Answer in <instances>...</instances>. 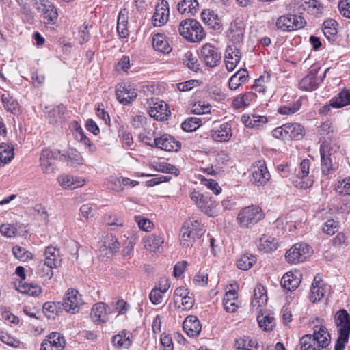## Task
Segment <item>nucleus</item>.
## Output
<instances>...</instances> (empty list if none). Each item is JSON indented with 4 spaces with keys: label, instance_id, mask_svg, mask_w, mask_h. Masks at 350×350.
<instances>
[{
    "label": "nucleus",
    "instance_id": "1",
    "mask_svg": "<svg viewBox=\"0 0 350 350\" xmlns=\"http://www.w3.org/2000/svg\"><path fill=\"white\" fill-rule=\"evenodd\" d=\"M313 330V334H306L300 338L296 350H326L330 343V335L327 328L318 325Z\"/></svg>",
    "mask_w": 350,
    "mask_h": 350
},
{
    "label": "nucleus",
    "instance_id": "2",
    "mask_svg": "<svg viewBox=\"0 0 350 350\" xmlns=\"http://www.w3.org/2000/svg\"><path fill=\"white\" fill-rule=\"evenodd\" d=\"M178 31L183 38L191 42L201 41L206 35L200 23L192 18L183 20L179 24Z\"/></svg>",
    "mask_w": 350,
    "mask_h": 350
},
{
    "label": "nucleus",
    "instance_id": "3",
    "mask_svg": "<svg viewBox=\"0 0 350 350\" xmlns=\"http://www.w3.org/2000/svg\"><path fill=\"white\" fill-rule=\"evenodd\" d=\"M264 217L262 209L258 206H249L243 208L237 215V221L241 227L250 228L257 224Z\"/></svg>",
    "mask_w": 350,
    "mask_h": 350
},
{
    "label": "nucleus",
    "instance_id": "4",
    "mask_svg": "<svg viewBox=\"0 0 350 350\" xmlns=\"http://www.w3.org/2000/svg\"><path fill=\"white\" fill-rule=\"evenodd\" d=\"M191 198L204 214L210 217L217 214V204L208 193H200L194 191L191 193Z\"/></svg>",
    "mask_w": 350,
    "mask_h": 350
},
{
    "label": "nucleus",
    "instance_id": "5",
    "mask_svg": "<svg viewBox=\"0 0 350 350\" xmlns=\"http://www.w3.org/2000/svg\"><path fill=\"white\" fill-rule=\"evenodd\" d=\"M310 246L306 243H295L286 253V259L288 262L296 264L304 262L312 254Z\"/></svg>",
    "mask_w": 350,
    "mask_h": 350
},
{
    "label": "nucleus",
    "instance_id": "6",
    "mask_svg": "<svg viewBox=\"0 0 350 350\" xmlns=\"http://www.w3.org/2000/svg\"><path fill=\"white\" fill-rule=\"evenodd\" d=\"M310 161L309 159H303L299 164V171L297 174L296 179L293 181L294 185L299 189H306L311 187L314 183L312 176H309Z\"/></svg>",
    "mask_w": 350,
    "mask_h": 350
},
{
    "label": "nucleus",
    "instance_id": "7",
    "mask_svg": "<svg viewBox=\"0 0 350 350\" xmlns=\"http://www.w3.org/2000/svg\"><path fill=\"white\" fill-rule=\"evenodd\" d=\"M306 21L297 15L288 14L280 16L276 21L278 29L284 31H291L304 27Z\"/></svg>",
    "mask_w": 350,
    "mask_h": 350
},
{
    "label": "nucleus",
    "instance_id": "8",
    "mask_svg": "<svg viewBox=\"0 0 350 350\" xmlns=\"http://www.w3.org/2000/svg\"><path fill=\"white\" fill-rule=\"evenodd\" d=\"M250 180L258 186H263L267 183L271 175L264 161H258L250 168Z\"/></svg>",
    "mask_w": 350,
    "mask_h": 350
},
{
    "label": "nucleus",
    "instance_id": "9",
    "mask_svg": "<svg viewBox=\"0 0 350 350\" xmlns=\"http://www.w3.org/2000/svg\"><path fill=\"white\" fill-rule=\"evenodd\" d=\"M82 304V297L78 291L70 288L64 294L62 306L66 312L76 314L79 311Z\"/></svg>",
    "mask_w": 350,
    "mask_h": 350
},
{
    "label": "nucleus",
    "instance_id": "10",
    "mask_svg": "<svg viewBox=\"0 0 350 350\" xmlns=\"http://www.w3.org/2000/svg\"><path fill=\"white\" fill-rule=\"evenodd\" d=\"M321 166L323 175H328L334 170L332 161V148L329 142H323L320 147Z\"/></svg>",
    "mask_w": 350,
    "mask_h": 350
},
{
    "label": "nucleus",
    "instance_id": "11",
    "mask_svg": "<svg viewBox=\"0 0 350 350\" xmlns=\"http://www.w3.org/2000/svg\"><path fill=\"white\" fill-rule=\"evenodd\" d=\"M221 58V53L213 45L207 43L202 47L200 59L207 66H216L219 63Z\"/></svg>",
    "mask_w": 350,
    "mask_h": 350
},
{
    "label": "nucleus",
    "instance_id": "12",
    "mask_svg": "<svg viewBox=\"0 0 350 350\" xmlns=\"http://www.w3.org/2000/svg\"><path fill=\"white\" fill-rule=\"evenodd\" d=\"M116 95L120 103L127 105L136 98L137 92L130 83H122L117 85Z\"/></svg>",
    "mask_w": 350,
    "mask_h": 350
},
{
    "label": "nucleus",
    "instance_id": "13",
    "mask_svg": "<svg viewBox=\"0 0 350 350\" xmlns=\"http://www.w3.org/2000/svg\"><path fill=\"white\" fill-rule=\"evenodd\" d=\"M120 248V244L116 237L113 234H107L102 245L99 248V256L104 259V258H111L115 253H116Z\"/></svg>",
    "mask_w": 350,
    "mask_h": 350
},
{
    "label": "nucleus",
    "instance_id": "14",
    "mask_svg": "<svg viewBox=\"0 0 350 350\" xmlns=\"http://www.w3.org/2000/svg\"><path fill=\"white\" fill-rule=\"evenodd\" d=\"M170 10L168 2L165 0H159L155 7L152 16V24L155 27L164 25L169 19Z\"/></svg>",
    "mask_w": 350,
    "mask_h": 350
},
{
    "label": "nucleus",
    "instance_id": "15",
    "mask_svg": "<svg viewBox=\"0 0 350 350\" xmlns=\"http://www.w3.org/2000/svg\"><path fill=\"white\" fill-rule=\"evenodd\" d=\"M154 147L167 152H178L181 148L180 142L168 134L154 138Z\"/></svg>",
    "mask_w": 350,
    "mask_h": 350
},
{
    "label": "nucleus",
    "instance_id": "16",
    "mask_svg": "<svg viewBox=\"0 0 350 350\" xmlns=\"http://www.w3.org/2000/svg\"><path fill=\"white\" fill-rule=\"evenodd\" d=\"M61 258L59 257V251L53 246H49L44 252V262L47 265L46 275L49 277L53 276V268H57L61 264Z\"/></svg>",
    "mask_w": 350,
    "mask_h": 350
},
{
    "label": "nucleus",
    "instance_id": "17",
    "mask_svg": "<svg viewBox=\"0 0 350 350\" xmlns=\"http://www.w3.org/2000/svg\"><path fill=\"white\" fill-rule=\"evenodd\" d=\"M245 25L243 21L236 18L230 25L227 36L234 44L241 43L244 38Z\"/></svg>",
    "mask_w": 350,
    "mask_h": 350
},
{
    "label": "nucleus",
    "instance_id": "18",
    "mask_svg": "<svg viewBox=\"0 0 350 350\" xmlns=\"http://www.w3.org/2000/svg\"><path fill=\"white\" fill-rule=\"evenodd\" d=\"M149 115L158 121H164L170 116L167 104L162 100L156 102L148 109Z\"/></svg>",
    "mask_w": 350,
    "mask_h": 350
},
{
    "label": "nucleus",
    "instance_id": "19",
    "mask_svg": "<svg viewBox=\"0 0 350 350\" xmlns=\"http://www.w3.org/2000/svg\"><path fill=\"white\" fill-rule=\"evenodd\" d=\"M318 70L314 69L304 77L299 83V89L304 91H313L317 89L322 79H319L317 77Z\"/></svg>",
    "mask_w": 350,
    "mask_h": 350
},
{
    "label": "nucleus",
    "instance_id": "20",
    "mask_svg": "<svg viewBox=\"0 0 350 350\" xmlns=\"http://www.w3.org/2000/svg\"><path fill=\"white\" fill-rule=\"evenodd\" d=\"M144 246L149 252H160L164 243L163 237L161 234H150L145 237L143 240Z\"/></svg>",
    "mask_w": 350,
    "mask_h": 350
},
{
    "label": "nucleus",
    "instance_id": "21",
    "mask_svg": "<svg viewBox=\"0 0 350 350\" xmlns=\"http://www.w3.org/2000/svg\"><path fill=\"white\" fill-rule=\"evenodd\" d=\"M241 59V51L235 46H228L226 49L225 64L228 71H232Z\"/></svg>",
    "mask_w": 350,
    "mask_h": 350
},
{
    "label": "nucleus",
    "instance_id": "22",
    "mask_svg": "<svg viewBox=\"0 0 350 350\" xmlns=\"http://www.w3.org/2000/svg\"><path fill=\"white\" fill-rule=\"evenodd\" d=\"M328 291V286L323 283L321 280H317L315 277L312 284V287L310 293V300L312 302L320 301L325 296Z\"/></svg>",
    "mask_w": 350,
    "mask_h": 350
},
{
    "label": "nucleus",
    "instance_id": "23",
    "mask_svg": "<svg viewBox=\"0 0 350 350\" xmlns=\"http://www.w3.org/2000/svg\"><path fill=\"white\" fill-rule=\"evenodd\" d=\"M183 328L189 337L197 336L201 332L202 326L196 316L187 317L183 323Z\"/></svg>",
    "mask_w": 350,
    "mask_h": 350
},
{
    "label": "nucleus",
    "instance_id": "24",
    "mask_svg": "<svg viewBox=\"0 0 350 350\" xmlns=\"http://www.w3.org/2000/svg\"><path fill=\"white\" fill-rule=\"evenodd\" d=\"M231 126L229 123L221 124L216 130L210 132L211 138L217 142H223L228 141L232 137Z\"/></svg>",
    "mask_w": 350,
    "mask_h": 350
},
{
    "label": "nucleus",
    "instance_id": "25",
    "mask_svg": "<svg viewBox=\"0 0 350 350\" xmlns=\"http://www.w3.org/2000/svg\"><path fill=\"white\" fill-rule=\"evenodd\" d=\"M59 185L66 189H75L85 184V180L68 174L62 175L57 178Z\"/></svg>",
    "mask_w": 350,
    "mask_h": 350
},
{
    "label": "nucleus",
    "instance_id": "26",
    "mask_svg": "<svg viewBox=\"0 0 350 350\" xmlns=\"http://www.w3.org/2000/svg\"><path fill=\"white\" fill-rule=\"evenodd\" d=\"M335 323L338 332H346L350 333V315L345 309H341L335 314Z\"/></svg>",
    "mask_w": 350,
    "mask_h": 350
},
{
    "label": "nucleus",
    "instance_id": "27",
    "mask_svg": "<svg viewBox=\"0 0 350 350\" xmlns=\"http://www.w3.org/2000/svg\"><path fill=\"white\" fill-rule=\"evenodd\" d=\"M301 275L298 271L285 273L281 280L282 286L288 291L295 290L301 282Z\"/></svg>",
    "mask_w": 350,
    "mask_h": 350
},
{
    "label": "nucleus",
    "instance_id": "28",
    "mask_svg": "<svg viewBox=\"0 0 350 350\" xmlns=\"http://www.w3.org/2000/svg\"><path fill=\"white\" fill-rule=\"evenodd\" d=\"M241 121L247 127L259 129L267 122V119L265 116L256 114H244L241 116Z\"/></svg>",
    "mask_w": 350,
    "mask_h": 350
},
{
    "label": "nucleus",
    "instance_id": "29",
    "mask_svg": "<svg viewBox=\"0 0 350 350\" xmlns=\"http://www.w3.org/2000/svg\"><path fill=\"white\" fill-rule=\"evenodd\" d=\"M92 321L96 323L106 322L108 320L106 304L99 302L94 305L90 313Z\"/></svg>",
    "mask_w": 350,
    "mask_h": 350
},
{
    "label": "nucleus",
    "instance_id": "30",
    "mask_svg": "<svg viewBox=\"0 0 350 350\" xmlns=\"http://www.w3.org/2000/svg\"><path fill=\"white\" fill-rule=\"evenodd\" d=\"M198 8L197 0H182L177 5L178 12L185 15L193 16L197 13Z\"/></svg>",
    "mask_w": 350,
    "mask_h": 350
},
{
    "label": "nucleus",
    "instance_id": "31",
    "mask_svg": "<svg viewBox=\"0 0 350 350\" xmlns=\"http://www.w3.org/2000/svg\"><path fill=\"white\" fill-rule=\"evenodd\" d=\"M199 234L182 226L180 232V243L185 248L192 247L196 240L199 239Z\"/></svg>",
    "mask_w": 350,
    "mask_h": 350
},
{
    "label": "nucleus",
    "instance_id": "32",
    "mask_svg": "<svg viewBox=\"0 0 350 350\" xmlns=\"http://www.w3.org/2000/svg\"><path fill=\"white\" fill-rule=\"evenodd\" d=\"M288 139H301L304 136L305 129L303 126L297 123L284 124Z\"/></svg>",
    "mask_w": 350,
    "mask_h": 350
},
{
    "label": "nucleus",
    "instance_id": "33",
    "mask_svg": "<svg viewBox=\"0 0 350 350\" xmlns=\"http://www.w3.org/2000/svg\"><path fill=\"white\" fill-rule=\"evenodd\" d=\"M267 301V295L264 286L258 285L254 290V297L251 304L253 308H260L264 306Z\"/></svg>",
    "mask_w": 350,
    "mask_h": 350
},
{
    "label": "nucleus",
    "instance_id": "34",
    "mask_svg": "<svg viewBox=\"0 0 350 350\" xmlns=\"http://www.w3.org/2000/svg\"><path fill=\"white\" fill-rule=\"evenodd\" d=\"M154 49L163 53H169L172 51L165 36L162 33H157L152 38Z\"/></svg>",
    "mask_w": 350,
    "mask_h": 350
},
{
    "label": "nucleus",
    "instance_id": "35",
    "mask_svg": "<svg viewBox=\"0 0 350 350\" xmlns=\"http://www.w3.org/2000/svg\"><path fill=\"white\" fill-rule=\"evenodd\" d=\"M337 23L333 19H329L324 21L323 24L322 31L325 38L329 41H334L337 37Z\"/></svg>",
    "mask_w": 350,
    "mask_h": 350
},
{
    "label": "nucleus",
    "instance_id": "36",
    "mask_svg": "<svg viewBox=\"0 0 350 350\" xmlns=\"http://www.w3.org/2000/svg\"><path fill=\"white\" fill-rule=\"evenodd\" d=\"M278 242L274 237L262 235L258 245V249L265 252H271L278 248Z\"/></svg>",
    "mask_w": 350,
    "mask_h": 350
},
{
    "label": "nucleus",
    "instance_id": "37",
    "mask_svg": "<svg viewBox=\"0 0 350 350\" xmlns=\"http://www.w3.org/2000/svg\"><path fill=\"white\" fill-rule=\"evenodd\" d=\"M131 334L129 332L122 331L112 338V343L118 347L127 349L131 344Z\"/></svg>",
    "mask_w": 350,
    "mask_h": 350
},
{
    "label": "nucleus",
    "instance_id": "38",
    "mask_svg": "<svg viewBox=\"0 0 350 350\" xmlns=\"http://www.w3.org/2000/svg\"><path fill=\"white\" fill-rule=\"evenodd\" d=\"M350 104V90L341 91L336 97L330 100V105L334 108H340Z\"/></svg>",
    "mask_w": 350,
    "mask_h": 350
},
{
    "label": "nucleus",
    "instance_id": "39",
    "mask_svg": "<svg viewBox=\"0 0 350 350\" xmlns=\"http://www.w3.org/2000/svg\"><path fill=\"white\" fill-rule=\"evenodd\" d=\"M350 104V90L341 91L336 97L330 100V105L334 108H340Z\"/></svg>",
    "mask_w": 350,
    "mask_h": 350
},
{
    "label": "nucleus",
    "instance_id": "40",
    "mask_svg": "<svg viewBox=\"0 0 350 350\" xmlns=\"http://www.w3.org/2000/svg\"><path fill=\"white\" fill-rule=\"evenodd\" d=\"M258 323L265 331L272 330L274 326V318L271 317L267 312L260 310L257 316Z\"/></svg>",
    "mask_w": 350,
    "mask_h": 350
},
{
    "label": "nucleus",
    "instance_id": "41",
    "mask_svg": "<svg viewBox=\"0 0 350 350\" xmlns=\"http://www.w3.org/2000/svg\"><path fill=\"white\" fill-rule=\"evenodd\" d=\"M255 95L252 92H247L234 98L232 101L233 107L235 109H241L248 106L250 102L254 98Z\"/></svg>",
    "mask_w": 350,
    "mask_h": 350
},
{
    "label": "nucleus",
    "instance_id": "42",
    "mask_svg": "<svg viewBox=\"0 0 350 350\" xmlns=\"http://www.w3.org/2000/svg\"><path fill=\"white\" fill-rule=\"evenodd\" d=\"M14 157L12 146L2 143L0 144V167L11 161Z\"/></svg>",
    "mask_w": 350,
    "mask_h": 350
},
{
    "label": "nucleus",
    "instance_id": "43",
    "mask_svg": "<svg viewBox=\"0 0 350 350\" xmlns=\"http://www.w3.org/2000/svg\"><path fill=\"white\" fill-rule=\"evenodd\" d=\"M64 160L68 161V165L72 167L81 165L83 159L81 153L75 149H69L64 156Z\"/></svg>",
    "mask_w": 350,
    "mask_h": 350
},
{
    "label": "nucleus",
    "instance_id": "44",
    "mask_svg": "<svg viewBox=\"0 0 350 350\" xmlns=\"http://www.w3.org/2000/svg\"><path fill=\"white\" fill-rule=\"evenodd\" d=\"M256 262L255 256L245 253L240 256L237 261V267L241 270L250 269Z\"/></svg>",
    "mask_w": 350,
    "mask_h": 350
},
{
    "label": "nucleus",
    "instance_id": "45",
    "mask_svg": "<svg viewBox=\"0 0 350 350\" xmlns=\"http://www.w3.org/2000/svg\"><path fill=\"white\" fill-rule=\"evenodd\" d=\"M17 289L22 293L33 297H37L42 293V288L38 285L29 283L23 284L22 281L19 282Z\"/></svg>",
    "mask_w": 350,
    "mask_h": 350
},
{
    "label": "nucleus",
    "instance_id": "46",
    "mask_svg": "<svg viewBox=\"0 0 350 350\" xmlns=\"http://www.w3.org/2000/svg\"><path fill=\"white\" fill-rule=\"evenodd\" d=\"M317 132L321 135H328L329 138H332L336 135L337 129L331 120H327L317 128Z\"/></svg>",
    "mask_w": 350,
    "mask_h": 350
},
{
    "label": "nucleus",
    "instance_id": "47",
    "mask_svg": "<svg viewBox=\"0 0 350 350\" xmlns=\"http://www.w3.org/2000/svg\"><path fill=\"white\" fill-rule=\"evenodd\" d=\"M202 18L204 22L214 29H219L220 27L219 20L213 11L210 10L202 12Z\"/></svg>",
    "mask_w": 350,
    "mask_h": 350
},
{
    "label": "nucleus",
    "instance_id": "48",
    "mask_svg": "<svg viewBox=\"0 0 350 350\" xmlns=\"http://www.w3.org/2000/svg\"><path fill=\"white\" fill-rule=\"evenodd\" d=\"M183 227L187 228V230H190L193 232H198L199 234V237H202L205 232V230L204 228L203 225L201 224V221L194 217L189 218L186 220Z\"/></svg>",
    "mask_w": 350,
    "mask_h": 350
},
{
    "label": "nucleus",
    "instance_id": "49",
    "mask_svg": "<svg viewBox=\"0 0 350 350\" xmlns=\"http://www.w3.org/2000/svg\"><path fill=\"white\" fill-rule=\"evenodd\" d=\"M271 75L268 72H265L259 78L255 80L253 88L257 92H264L268 88L270 83Z\"/></svg>",
    "mask_w": 350,
    "mask_h": 350
},
{
    "label": "nucleus",
    "instance_id": "50",
    "mask_svg": "<svg viewBox=\"0 0 350 350\" xmlns=\"http://www.w3.org/2000/svg\"><path fill=\"white\" fill-rule=\"evenodd\" d=\"M301 7L304 10L312 14L321 12L323 7L317 0H301Z\"/></svg>",
    "mask_w": 350,
    "mask_h": 350
},
{
    "label": "nucleus",
    "instance_id": "51",
    "mask_svg": "<svg viewBox=\"0 0 350 350\" xmlns=\"http://www.w3.org/2000/svg\"><path fill=\"white\" fill-rule=\"evenodd\" d=\"M12 252L15 258L21 262H27L33 257L30 252L18 245H15L12 247Z\"/></svg>",
    "mask_w": 350,
    "mask_h": 350
},
{
    "label": "nucleus",
    "instance_id": "52",
    "mask_svg": "<svg viewBox=\"0 0 350 350\" xmlns=\"http://www.w3.org/2000/svg\"><path fill=\"white\" fill-rule=\"evenodd\" d=\"M1 100L5 109L12 113H16L18 109V103L9 94H3L1 96Z\"/></svg>",
    "mask_w": 350,
    "mask_h": 350
},
{
    "label": "nucleus",
    "instance_id": "53",
    "mask_svg": "<svg viewBox=\"0 0 350 350\" xmlns=\"http://www.w3.org/2000/svg\"><path fill=\"white\" fill-rule=\"evenodd\" d=\"M44 340L54 345L55 348H59V349H64L66 344L64 338L58 332L51 333Z\"/></svg>",
    "mask_w": 350,
    "mask_h": 350
},
{
    "label": "nucleus",
    "instance_id": "54",
    "mask_svg": "<svg viewBox=\"0 0 350 350\" xmlns=\"http://www.w3.org/2000/svg\"><path fill=\"white\" fill-rule=\"evenodd\" d=\"M201 120L198 118L191 117L182 123V129L187 132L196 131L200 126Z\"/></svg>",
    "mask_w": 350,
    "mask_h": 350
},
{
    "label": "nucleus",
    "instance_id": "55",
    "mask_svg": "<svg viewBox=\"0 0 350 350\" xmlns=\"http://www.w3.org/2000/svg\"><path fill=\"white\" fill-rule=\"evenodd\" d=\"M211 106L204 101L196 103L192 107V111L196 114H205L211 112Z\"/></svg>",
    "mask_w": 350,
    "mask_h": 350
},
{
    "label": "nucleus",
    "instance_id": "56",
    "mask_svg": "<svg viewBox=\"0 0 350 350\" xmlns=\"http://www.w3.org/2000/svg\"><path fill=\"white\" fill-rule=\"evenodd\" d=\"M114 183H118V187H113V190L116 191H120L124 189V187L125 186H135L138 184L137 181L131 180L128 178H116L113 179Z\"/></svg>",
    "mask_w": 350,
    "mask_h": 350
},
{
    "label": "nucleus",
    "instance_id": "57",
    "mask_svg": "<svg viewBox=\"0 0 350 350\" xmlns=\"http://www.w3.org/2000/svg\"><path fill=\"white\" fill-rule=\"evenodd\" d=\"M338 229L339 223L334 219H328L326 221L323 227V231L329 235H333Z\"/></svg>",
    "mask_w": 350,
    "mask_h": 350
},
{
    "label": "nucleus",
    "instance_id": "58",
    "mask_svg": "<svg viewBox=\"0 0 350 350\" xmlns=\"http://www.w3.org/2000/svg\"><path fill=\"white\" fill-rule=\"evenodd\" d=\"M349 335L350 333H347L345 331L343 332H339L334 345V350H344L345 345L348 342Z\"/></svg>",
    "mask_w": 350,
    "mask_h": 350
},
{
    "label": "nucleus",
    "instance_id": "59",
    "mask_svg": "<svg viewBox=\"0 0 350 350\" xmlns=\"http://www.w3.org/2000/svg\"><path fill=\"white\" fill-rule=\"evenodd\" d=\"M135 220L137 223L139 228L144 231H150L154 228V224L148 219L135 216Z\"/></svg>",
    "mask_w": 350,
    "mask_h": 350
},
{
    "label": "nucleus",
    "instance_id": "60",
    "mask_svg": "<svg viewBox=\"0 0 350 350\" xmlns=\"http://www.w3.org/2000/svg\"><path fill=\"white\" fill-rule=\"evenodd\" d=\"M0 232L2 235L11 238L16 235L17 228L14 224H4L1 226Z\"/></svg>",
    "mask_w": 350,
    "mask_h": 350
},
{
    "label": "nucleus",
    "instance_id": "61",
    "mask_svg": "<svg viewBox=\"0 0 350 350\" xmlns=\"http://www.w3.org/2000/svg\"><path fill=\"white\" fill-rule=\"evenodd\" d=\"M183 60L189 69L193 71H197L199 69L198 60L193 57L191 52H187L185 54Z\"/></svg>",
    "mask_w": 350,
    "mask_h": 350
},
{
    "label": "nucleus",
    "instance_id": "62",
    "mask_svg": "<svg viewBox=\"0 0 350 350\" xmlns=\"http://www.w3.org/2000/svg\"><path fill=\"white\" fill-rule=\"evenodd\" d=\"M155 169L165 173L178 174V170L174 165L165 162L157 164Z\"/></svg>",
    "mask_w": 350,
    "mask_h": 350
},
{
    "label": "nucleus",
    "instance_id": "63",
    "mask_svg": "<svg viewBox=\"0 0 350 350\" xmlns=\"http://www.w3.org/2000/svg\"><path fill=\"white\" fill-rule=\"evenodd\" d=\"M337 191L342 195H350V177L338 182Z\"/></svg>",
    "mask_w": 350,
    "mask_h": 350
},
{
    "label": "nucleus",
    "instance_id": "64",
    "mask_svg": "<svg viewBox=\"0 0 350 350\" xmlns=\"http://www.w3.org/2000/svg\"><path fill=\"white\" fill-rule=\"evenodd\" d=\"M338 9L344 17L350 18V0H340Z\"/></svg>",
    "mask_w": 350,
    "mask_h": 350
}]
</instances>
